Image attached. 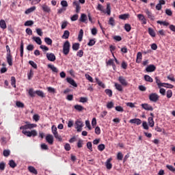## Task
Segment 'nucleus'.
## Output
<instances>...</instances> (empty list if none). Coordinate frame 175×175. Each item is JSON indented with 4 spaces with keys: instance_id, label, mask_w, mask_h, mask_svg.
I'll use <instances>...</instances> for the list:
<instances>
[{
    "instance_id": "1",
    "label": "nucleus",
    "mask_w": 175,
    "mask_h": 175,
    "mask_svg": "<svg viewBox=\"0 0 175 175\" xmlns=\"http://www.w3.org/2000/svg\"><path fill=\"white\" fill-rule=\"evenodd\" d=\"M7 54H6V59L8 65L10 66H13V55H12V51H10V47L9 45L5 46Z\"/></svg>"
},
{
    "instance_id": "2",
    "label": "nucleus",
    "mask_w": 175,
    "mask_h": 175,
    "mask_svg": "<svg viewBox=\"0 0 175 175\" xmlns=\"http://www.w3.org/2000/svg\"><path fill=\"white\" fill-rule=\"evenodd\" d=\"M70 51V42L66 41L63 45V53L64 55H68Z\"/></svg>"
},
{
    "instance_id": "3",
    "label": "nucleus",
    "mask_w": 175,
    "mask_h": 175,
    "mask_svg": "<svg viewBox=\"0 0 175 175\" xmlns=\"http://www.w3.org/2000/svg\"><path fill=\"white\" fill-rule=\"evenodd\" d=\"M25 125L20 127L21 130L27 131V129H33V128H36L37 126L36 124H29V122H25Z\"/></svg>"
},
{
    "instance_id": "4",
    "label": "nucleus",
    "mask_w": 175,
    "mask_h": 175,
    "mask_svg": "<svg viewBox=\"0 0 175 175\" xmlns=\"http://www.w3.org/2000/svg\"><path fill=\"white\" fill-rule=\"evenodd\" d=\"M22 133L23 135H25V136H27V137H35V136H38V131H36V130H32L31 131L23 130Z\"/></svg>"
},
{
    "instance_id": "5",
    "label": "nucleus",
    "mask_w": 175,
    "mask_h": 175,
    "mask_svg": "<svg viewBox=\"0 0 175 175\" xmlns=\"http://www.w3.org/2000/svg\"><path fill=\"white\" fill-rule=\"evenodd\" d=\"M149 100L157 103L159 100V96L157 93H152L149 95Z\"/></svg>"
},
{
    "instance_id": "6",
    "label": "nucleus",
    "mask_w": 175,
    "mask_h": 175,
    "mask_svg": "<svg viewBox=\"0 0 175 175\" xmlns=\"http://www.w3.org/2000/svg\"><path fill=\"white\" fill-rule=\"evenodd\" d=\"M83 126H84V124H83V121L78 120L75 122V128L77 132H81L83 129Z\"/></svg>"
},
{
    "instance_id": "7",
    "label": "nucleus",
    "mask_w": 175,
    "mask_h": 175,
    "mask_svg": "<svg viewBox=\"0 0 175 175\" xmlns=\"http://www.w3.org/2000/svg\"><path fill=\"white\" fill-rule=\"evenodd\" d=\"M118 81L119 83H120V84L123 86V87H127L128 85V81H126V79H125L124 77L123 76H120L118 77Z\"/></svg>"
},
{
    "instance_id": "8",
    "label": "nucleus",
    "mask_w": 175,
    "mask_h": 175,
    "mask_svg": "<svg viewBox=\"0 0 175 175\" xmlns=\"http://www.w3.org/2000/svg\"><path fill=\"white\" fill-rule=\"evenodd\" d=\"M141 106L142 109H144V110H147L148 111H152L154 110L152 106L148 103L142 104Z\"/></svg>"
},
{
    "instance_id": "9",
    "label": "nucleus",
    "mask_w": 175,
    "mask_h": 175,
    "mask_svg": "<svg viewBox=\"0 0 175 175\" xmlns=\"http://www.w3.org/2000/svg\"><path fill=\"white\" fill-rule=\"evenodd\" d=\"M46 141L47 142V143H49V144H50L51 146L54 143V137H53L52 135L48 134L46 137Z\"/></svg>"
},
{
    "instance_id": "10",
    "label": "nucleus",
    "mask_w": 175,
    "mask_h": 175,
    "mask_svg": "<svg viewBox=\"0 0 175 175\" xmlns=\"http://www.w3.org/2000/svg\"><path fill=\"white\" fill-rule=\"evenodd\" d=\"M72 6L75 7V12H76V13H80V10L81 9V7L80 6V3H79V1H75L72 3Z\"/></svg>"
},
{
    "instance_id": "11",
    "label": "nucleus",
    "mask_w": 175,
    "mask_h": 175,
    "mask_svg": "<svg viewBox=\"0 0 175 175\" xmlns=\"http://www.w3.org/2000/svg\"><path fill=\"white\" fill-rule=\"evenodd\" d=\"M145 13L146 14H147L148 18H149L152 21H154V20H155V16H154V14H152V12H151V11H150L148 9L145 10Z\"/></svg>"
},
{
    "instance_id": "12",
    "label": "nucleus",
    "mask_w": 175,
    "mask_h": 175,
    "mask_svg": "<svg viewBox=\"0 0 175 175\" xmlns=\"http://www.w3.org/2000/svg\"><path fill=\"white\" fill-rule=\"evenodd\" d=\"M46 58L48 61H51V62H54V61H55L56 59L55 55H54V53H47Z\"/></svg>"
},
{
    "instance_id": "13",
    "label": "nucleus",
    "mask_w": 175,
    "mask_h": 175,
    "mask_svg": "<svg viewBox=\"0 0 175 175\" xmlns=\"http://www.w3.org/2000/svg\"><path fill=\"white\" fill-rule=\"evenodd\" d=\"M156 69H157V67H155L154 64H150L146 67V71L148 72H155Z\"/></svg>"
},
{
    "instance_id": "14",
    "label": "nucleus",
    "mask_w": 175,
    "mask_h": 175,
    "mask_svg": "<svg viewBox=\"0 0 175 175\" xmlns=\"http://www.w3.org/2000/svg\"><path fill=\"white\" fill-rule=\"evenodd\" d=\"M129 122L130 124H136V125H140L142 124V120L139 118L131 119Z\"/></svg>"
},
{
    "instance_id": "15",
    "label": "nucleus",
    "mask_w": 175,
    "mask_h": 175,
    "mask_svg": "<svg viewBox=\"0 0 175 175\" xmlns=\"http://www.w3.org/2000/svg\"><path fill=\"white\" fill-rule=\"evenodd\" d=\"M67 83H69L73 87H77V83H76V81L71 77H67L66 78Z\"/></svg>"
},
{
    "instance_id": "16",
    "label": "nucleus",
    "mask_w": 175,
    "mask_h": 175,
    "mask_svg": "<svg viewBox=\"0 0 175 175\" xmlns=\"http://www.w3.org/2000/svg\"><path fill=\"white\" fill-rule=\"evenodd\" d=\"M111 159H108L105 163L106 167L108 170H111L113 167V164H111Z\"/></svg>"
},
{
    "instance_id": "17",
    "label": "nucleus",
    "mask_w": 175,
    "mask_h": 175,
    "mask_svg": "<svg viewBox=\"0 0 175 175\" xmlns=\"http://www.w3.org/2000/svg\"><path fill=\"white\" fill-rule=\"evenodd\" d=\"M88 20V18L87 17V15L85 14H81V17L79 18V21H81V23H87Z\"/></svg>"
},
{
    "instance_id": "18",
    "label": "nucleus",
    "mask_w": 175,
    "mask_h": 175,
    "mask_svg": "<svg viewBox=\"0 0 175 175\" xmlns=\"http://www.w3.org/2000/svg\"><path fill=\"white\" fill-rule=\"evenodd\" d=\"M42 8L43 12H45V13H50V12H51V8H50V7L46 4L42 5Z\"/></svg>"
},
{
    "instance_id": "19",
    "label": "nucleus",
    "mask_w": 175,
    "mask_h": 175,
    "mask_svg": "<svg viewBox=\"0 0 175 175\" xmlns=\"http://www.w3.org/2000/svg\"><path fill=\"white\" fill-rule=\"evenodd\" d=\"M148 124L150 128H153L154 125H155V122H154V118H152V117H149L148 118Z\"/></svg>"
},
{
    "instance_id": "20",
    "label": "nucleus",
    "mask_w": 175,
    "mask_h": 175,
    "mask_svg": "<svg viewBox=\"0 0 175 175\" xmlns=\"http://www.w3.org/2000/svg\"><path fill=\"white\" fill-rule=\"evenodd\" d=\"M155 80H156V83L158 85V88H161V87H165L164 83H161V80L159 79V77H156Z\"/></svg>"
},
{
    "instance_id": "21",
    "label": "nucleus",
    "mask_w": 175,
    "mask_h": 175,
    "mask_svg": "<svg viewBox=\"0 0 175 175\" xmlns=\"http://www.w3.org/2000/svg\"><path fill=\"white\" fill-rule=\"evenodd\" d=\"M48 68L49 69H51L52 72H53V73H58V68H57V67L54 66V65L53 64H48Z\"/></svg>"
},
{
    "instance_id": "22",
    "label": "nucleus",
    "mask_w": 175,
    "mask_h": 175,
    "mask_svg": "<svg viewBox=\"0 0 175 175\" xmlns=\"http://www.w3.org/2000/svg\"><path fill=\"white\" fill-rule=\"evenodd\" d=\"M35 10H36V6L31 7L25 10V14H29V13H32V12H35Z\"/></svg>"
},
{
    "instance_id": "23",
    "label": "nucleus",
    "mask_w": 175,
    "mask_h": 175,
    "mask_svg": "<svg viewBox=\"0 0 175 175\" xmlns=\"http://www.w3.org/2000/svg\"><path fill=\"white\" fill-rule=\"evenodd\" d=\"M28 170L30 173H32L33 174H38V170L35 169V167L33 166H29Z\"/></svg>"
},
{
    "instance_id": "24",
    "label": "nucleus",
    "mask_w": 175,
    "mask_h": 175,
    "mask_svg": "<svg viewBox=\"0 0 175 175\" xmlns=\"http://www.w3.org/2000/svg\"><path fill=\"white\" fill-rule=\"evenodd\" d=\"M0 27L2 29H6V28H8V26L6 25V22L5 21V20L1 19L0 21Z\"/></svg>"
},
{
    "instance_id": "25",
    "label": "nucleus",
    "mask_w": 175,
    "mask_h": 175,
    "mask_svg": "<svg viewBox=\"0 0 175 175\" xmlns=\"http://www.w3.org/2000/svg\"><path fill=\"white\" fill-rule=\"evenodd\" d=\"M115 88L116 89L119 91V92H122L124 91V89L122 88V85L115 83Z\"/></svg>"
},
{
    "instance_id": "26",
    "label": "nucleus",
    "mask_w": 175,
    "mask_h": 175,
    "mask_svg": "<svg viewBox=\"0 0 175 175\" xmlns=\"http://www.w3.org/2000/svg\"><path fill=\"white\" fill-rule=\"evenodd\" d=\"M33 40L37 43V44L42 45V39H40V37H33L32 38Z\"/></svg>"
},
{
    "instance_id": "27",
    "label": "nucleus",
    "mask_w": 175,
    "mask_h": 175,
    "mask_svg": "<svg viewBox=\"0 0 175 175\" xmlns=\"http://www.w3.org/2000/svg\"><path fill=\"white\" fill-rule=\"evenodd\" d=\"M70 35V32H69V31L66 30L64 32V34L62 36V39H69V36Z\"/></svg>"
},
{
    "instance_id": "28",
    "label": "nucleus",
    "mask_w": 175,
    "mask_h": 175,
    "mask_svg": "<svg viewBox=\"0 0 175 175\" xmlns=\"http://www.w3.org/2000/svg\"><path fill=\"white\" fill-rule=\"evenodd\" d=\"M144 79L145 81H148V83H152L154 81V79L150 75H144Z\"/></svg>"
},
{
    "instance_id": "29",
    "label": "nucleus",
    "mask_w": 175,
    "mask_h": 175,
    "mask_svg": "<svg viewBox=\"0 0 175 175\" xmlns=\"http://www.w3.org/2000/svg\"><path fill=\"white\" fill-rule=\"evenodd\" d=\"M108 24L111 27H114L116 25V20H114V18L113 17L109 18Z\"/></svg>"
},
{
    "instance_id": "30",
    "label": "nucleus",
    "mask_w": 175,
    "mask_h": 175,
    "mask_svg": "<svg viewBox=\"0 0 175 175\" xmlns=\"http://www.w3.org/2000/svg\"><path fill=\"white\" fill-rule=\"evenodd\" d=\"M148 33L150 36H152V38H155V31H154V29H152V28L149 27L148 29Z\"/></svg>"
},
{
    "instance_id": "31",
    "label": "nucleus",
    "mask_w": 175,
    "mask_h": 175,
    "mask_svg": "<svg viewBox=\"0 0 175 175\" xmlns=\"http://www.w3.org/2000/svg\"><path fill=\"white\" fill-rule=\"evenodd\" d=\"M20 51H21V58H23L24 57V42H21V43Z\"/></svg>"
},
{
    "instance_id": "32",
    "label": "nucleus",
    "mask_w": 175,
    "mask_h": 175,
    "mask_svg": "<svg viewBox=\"0 0 175 175\" xmlns=\"http://www.w3.org/2000/svg\"><path fill=\"white\" fill-rule=\"evenodd\" d=\"M74 108L75 109V110H77V111H83V110H84V107L80 105H76L74 106Z\"/></svg>"
},
{
    "instance_id": "33",
    "label": "nucleus",
    "mask_w": 175,
    "mask_h": 175,
    "mask_svg": "<svg viewBox=\"0 0 175 175\" xmlns=\"http://www.w3.org/2000/svg\"><path fill=\"white\" fill-rule=\"evenodd\" d=\"M44 42L49 46H51V44H53V40H51V38H50L49 37H46L44 38Z\"/></svg>"
},
{
    "instance_id": "34",
    "label": "nucleus",
    "mask_w": 175,
    "mask_h": 175,
    "mask_svg": "<svg viewBox=\"0 0 175 175\" xmlns=\"http://www.w3.org/2000/svg\"><path fill=\"white\" fill-rule=\"evenodd\" d=\"M35 94H36V95H38V96H40V98H44V93L43 92V91L41 90H36L35 92Z\"/></svg>"
},
{
    "instance_id": "35",
    "label": "nucleus",
    "mask_w": 175,
    "mask_h": 175,
    "mask_svg": "<svg viewBox=\"0 0 175 175\" xmlns=\"http://www.w3.org/2000/svg\"><path fill=\"white\" fill-rule=\"evenodd\" d=\"M107 65L109 66H112L113 68V69H114V68H116V64H114V61L111 59L108 60V62H107Z\"/></svg>"
},
{
    "instance_id": "36",
    "label": "nucleus",
    "mask_w": 175,
    "mask_h": 175,
    "mask_svg": "<svg viewBox=\"0 0 175 175\" xmlns=\"http://www.w3.org/2000/svg\"><path fill=\"white\" fill-rule=\"evenodd\" d=\"M83 35H84V31H83V29H81L78 36V39L79 42H81V40H83Z\"/></svg>"
},
{
    "instance_id": "37",
    "label": "nucleus",
    "mask_w": 175,
    "mask_h": 175,
    "mask_svg": "<svg viewBox=\"0 0 175 175\" xmlns=\"http://www.w3.org/2000/svg\"><path fill=\"white\" fill-rule=\"evenodd\" d=\"M119 18L120 20H126V18H129V14H124L119 16Z\"/></svg>"
},
{
    "instance_id": "38",
    "label": "nucleus",
    "mask_w": 175,
    "mask_h": 175,
    "mask_svg": "<svg viewBox=\"0 0 175 175\" xmlns=\"http://www.w3.org/2000/svg\"><path fill=\"white\" fill-rule=\"evenodd\" d=\"M8 165H10V167H12V169H14V167L17 166V164L16 163V162H14V160H10Z\"/></svg>"
},
{
    "instance_id": "39",
    "label": "nucleus",
    "mask_w": 175,
    "mask_h": 175,
    "mask_svg": "<svg viewBox=\"0 0 175 175\" xmlns=\"http://www.w3.org/2000/svg\"><path fill=\"white\" fill-rule=\"evenodd\" d=\"M96 81L100 87H101L102 88H106V85H105V83H103L102 81H99V79L98 78H96Z\"/></svg>"
},
{
    "instance_id": "40",
    "label": "nucleus",
    "mask_w": 175,
    "mask_h": 175,
    "mask_svg": "<svg viewBox=\"0 0 175 175\" xmlns=\"http://www.w3.org/2000/svg\"><path fill=\"white\" fill-rule=\"evenodd\" d=\"M124 29L126 32H131V29H132V27L129 23H126L124 25Z\"/></svg>"
},
{
    "instance_id": "41",
    "label": "nucleus",
    "mask_w": 175,
    "mask_h": 175,
    "mask_svg": "<svg viewBox=\"0 0 175 175\" xmlns=\"http://www.w3.org/2000/svg\"><path fill=\"white\" fill-rule=\"evenodd\" d=\"M80 49V44L79 43H75L72 44V50L75 51H77Z\"/></svg>"
},
{
    "instance_id": "42",
    "label": "nucleus",
    "mask_w": 175,
    "mask_h": 175,
    "mask_svg": "<svg viewBox=\"0 0 175 175\" xmlns=\"http://www.w3.org/2000/svg\"><path fill=\"white\" fill-rule=\"evenodd\" d=\"M107 14H108V16L111 14V7H110V3L107 4Z\"/></svg>"
},
{
    "instance_id": "43",
    "label": "nucleus",
    "mask_w": 175,
    "mask_h": 175,
    "mask_svg": "<svg viewBox=\"0 0 175 175\" xmlns=\"http://www.w3.org/2000/svg\"><path fill=\"white\" fill-rule=\"evenodd\" d=\"M105 92L107 95H108V96H109V98H111V96H113V91H111V90L106 89L105 90Z\"/></svg>"
},
{
    "instance_id": "44",
    "label": "nucleus",
    "mask_w": 175,
    "mask_h": 175,
    "mask_svg": "<svg viewBox=\"0 0 175 175\" xmlns=\"http://www.w3.org/2000/svg\"><path fill=\"white\" fill-rule=\"evenodd\" d=\"M24 25L25 27H32L33 25V21H27Z\"/></svg>"
},
{
    "instance_id": "45",
    "label": "nucleus",
    "mask_w": 175,
    "mask_h": 175,
    "mask_svg": "<svg viewBox=\"0 0 175 175\" xmlns=\"http://www.w3.org/2000/svg\"><path fill=\"white\" fill-rule=\"evenodd\" d=\"M157 24H160V25H164V27H167L169 25V23L166 21H157Z\"/></svg>"
},
{
    "instance_id": "46",
    "label": "nucleus",
    "mask_w": 175,
    "mask_h": 175,
    "mask_svg": "<svg viewBox=\"0 0 175 175\" xmlns=\"http://www.w3.org/2000/svg\"><path fill=\"white\" fill-rule=\"evenodd\" d=\"M29 65H31V66H32V68H33L34 69H38V64H36V63H35V62L30 60L29 62Z\"/></svg>"
},
{
    "instance_id": "47",
    "label": "nucleus",
    "mask_w": 175,
    "mask_h": 175,
    "mask_svg": "<svg viewBox=\"0 0 175 175\" xmlns=\"http://www.w3.org/2000/svg\"><path fill=\"white\" fill-rule=\"evenodd\" d=\"M11 85L14 88H16V77H11Z\"/></svg>"
},
{
    "instance_id": "48",
    "label": "nucleus",
    "mask_w": 175,
    "mask_h": 175,
    "mask_svg": "<svg viewBox=\"0 0 175 175\" xmlns=\"http://www.w3.org/2000/svg\"><path fill=\"white\" fill-rule=\"evenodd\" d=\"M16 105L17 107H21V109H24L25 106L24 103H21V101H16Z\"/></svg>"
},
{
    "instance_id": "49",
    "label": "nucleus",
    "mask_w": 175,
    "mask_h": 175,
    "mask_svg": "<svg viewBox=\"0 0 175 175\" xmlns=\"http://www.w3.org/2000/svg\"><path fill=\"white\" fill-rule=\"evenodd\" d=\"M60 3L63 8L66 9V8H68V1H66V0L62 1Z\"/></svg>"
},
{
    "instance_id": "50",
    "label": "nucleus",
    "mask_w": 175,
    "mask_h": 175,
    "mask_svg": "<svg viewBox=\"0 0 175 175\" xmlns=\"http://www.w3.org/2000/svg\"><path fill=\"white\" fill-rule=\"evenodd\" d=\"M85 77L87 80H89L90 83H94V79H92V77H91L90 75L85 74Z\"/></svg>"
},
{
    "instance_id": "51",
    "label": "nucleus",
    "mask_w": 175,
    "mask_h": 175,
    "mask_svg": "<svg viewBox=\"0 0 175 175\" xmlns=\"http://www.w3.org/2000/svg\"><path fill=\"white\" fill-rule=\"evenodd\" d=\"M28 80H31L33 77V70H30L29 72L27 73Z\"/></svg>"
},
{
    "instance_id": "52",
    "label": "nucleus",
    "mask_w": 175,
    "mask_h": 175,
    "mask_svg": "<svg viewBox=\"0 0 175 175\" xmlns=\"http://www.w3.org/2000/svg\"><path fill=\"white\" fill-rule=\"evenodd\" d=\"M122 158H124V154H122V152H119L117 154V159L118 161H122Z\"/></svg>"
},
{
    "instance_id": "53",
    "label": "nucleus",
    "mask_w": 175,
    "mask_h": 175,
    "mask_svg": "<svg viewBox=\"0 0 175 175\" xmlns=\"http://www.w3.org/2000/svg\"><path fill=\"white\" fill-rule=\"evenodd\" d=\"M105 148H106V146H105V144H101L98 146V151H103V150H105Z\"/></svg>"
},
{
    "instance_id": "54",
    "label": "nucleus",
    "mask_w": 175,
    "mask_h": 175,
    "mask_svg": "<svg viewBox=\"0 0 175 175\" xmlns=\"http://www.w3.org/2000/svg\"><path fill=\"white\" fill-rule=\"evenodd\" d=\"M70 19L71 21H77V20H79V14H75L70 18Z\"/></svg>"
},
{
    "instance_id": "55",
    "label": "nucleus",
    "mask_w": 175,
    "mask_h": 175,
    "mask_svg": "<svg viewBox=\"0 0 175 175\" xmlns=\"http://www.w3.org/2000/svg\"><path fill=\"white\" fill-rule=\"evenodd\" d=\"M3 154L4 157H8L10 155V150H4L3 152Z\"/></svg>"
},
{
    "instance_id": "56",
    "label": "nucleus",
    "mask_w": 175,
    "mask_h": 175,
    "mask_svg": "<svg viewBox=\"0 0 175 175\" xmlns=\"http://www.w3.org/2000/svg\"><path fill=\"white\" fill-rule=\"evenodd\" d=\"M173 96V92L172 90H167V98L168 99H170Z\"/></svg>"
},
{
    "instance_id": "57",
    "label": "nucleus",
    "mask_w": 175,
    "mask_h": 175,
    "mask_svg": "<svg viewBox=\"0 0 175 175\" xmlns=\"http://www.w3.org/2000/svg\"><path fill=\"white\" fill-rule=\"evenodd\" d=\"M5 167H6V163L5 162H1L0 163V170H5Z\"/></svg>"
},
{
    "instance_id": "58",
    "label": "nucleus",
    "mask_w": 175,
    "mask_h": 175,
    "mask_svg": "<svg viewBox=\"0 0 175 175\" xmlns=\"http://www.w3.org/2000/svg\"><path fill=\"white\" fill-rule=\"evenodd\" d=\"M167 169H168V170H170V172H175V168L174 167H173V165H166Z\"/></svg>"
},
{
    "instance_id": "59",
    "label": "nucleus",
    "mask_w": 175,
    "mask_h": 175,
    "mask_svg": "<svg viewBox=\"0 0 175 175\" xmlns=\"http://www.w3.org/2000/svg\"><path fill=\"white\" fill-rule=\"evenodd\" d=\"M163 87H165V88H174V85L167 83H164V86Z\"/></svg>"
},
{
    "instance_id": "60",
    "label": "nucleus",
    "mask_w": 175,
    "mask_h": 175,
    "mask_svg": "<svg viewBox=\"0 0 175 175\" xmlns=\"http://www.w3.org/2000/svg\"><path fill=\"white\" fill-rule=\"evenodd\" d=\"M47 90L51 93V94H55V88H51V87H49L47 88Z\"/></svg>"
},
{
    "instance_id": "61",
    "label": "nucleus",
    "mask_w": 175,
    "mask_h": 175,
    "mask_svg": "<svg viewBox=\"0 0 175 175\" xmlns=\"http://www.w3.org/2000/svg\"><path fill=\"white\" fill-rule=\"evenodd\" d=\"M107 109H113L114 107V103L113 102H109L107 104Z\"/></svg>"
},
{
    "instance_id": "62",
    "label": "nucleus",
    "mask_w": 175,
    "mask_h": 175,
    "mask_svg": "<svg viewBox=\"0 0 175 175\" xmlns=\"http://www.w3.org/2000/svg\"><path fill=\"white\" fill-rule=\"evenodd\" d=\"M83 139H79L78 142H77V147L78 148H81V147H83Z\"/></svg>"
},
{
    "instance_id": "63",
    "label": "nucleus",
    "mask_w": 175,
    "mask_h": 175,
    "mask_svg": "<svg viewBox=\"0 0 175 175\" xmlns=\"http://www.w3.org/2000/svg\"><path fill=\"white\" fill-rule=\"evenodd\" d=\"M95 43H96L95 40L94 39L90 40L89 42L88 43V46H92L95 44Z\"/></svg>"
},
{
    "instance_id": "64",
    "label": "nucleus",
    "mask_w": 175,
    "mask_h": 175,
    "mask_svg": "<svg viewBox=\"0 0 175 175\" xmlns=\"http://www.w3.org/2000/svg\"><path fill=\"white\" fill-rule=\"evenodd\" d=\"M88 150H90L91 151H92V143L91 142H88L86 144Z\"/></svg>"
}]
</instances>
